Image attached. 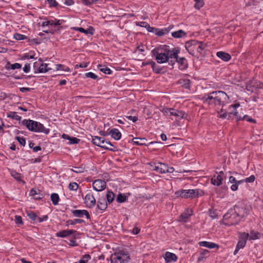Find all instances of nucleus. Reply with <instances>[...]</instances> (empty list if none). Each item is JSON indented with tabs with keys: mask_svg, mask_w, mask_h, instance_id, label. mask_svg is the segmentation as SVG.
Wrapping results in <instances>:
<instances>
[{
	"mask_svg": "<svg viewBox=\"0 0 263 263\" xmlns=\"http://www.w3.org/2000/svg\"><path fill=\"white\" fill-rule=\"evenodd\" d=\"M106 183L105 181L101 179L96 180L92 183L93 189L98 192H100L105 189Z\"/></svg>",
	"mask_w": 263,
	"mask_h": 263,
	"instance_id": "9b49d317",
	"label": "nucleus"
},
{
	"mask_svg": "<svg viewBox=\"0 0 263 263\" xmlns=\"http://www.w3.org/2000/svg\"><path fill=\"white\" fill-rule=\"evenodd\" d=\"M39 192L37 193V191L35 189H32L31 191H30V196L33 197V198H34V197L36 196V195H38L39 194H40V191L38 190L37 191Z\"/></svg>",
	"mask_w": 263,
	"mask_h": 263,
	"instance_id": "680f3d73",
	"label": "nucleus"
},
{
	"mask_svg": "<svg viewBox=\"0 0 263 263\" xmlns=\"http://www.w3.org/2000/svg\"><path fill=\"white\" fill-rule=\"evenodd\" d=\"M13 37L16 40H23L27 38L25 35L17 33L14 34Z\"/></svg>",
	"mask_w": 263,
	"mask_h": 263,
	"instance_id": "49530a36",
	"label": "nucleus"
},
{
	"mask_svg": "<svg viewBox=\"0 0 263 263\" xmlns=\"http://www.w3.org/2000/svg\"><path fill=\"white\" fill-rule=\"evenodd\" d=\"M166 168V164L162 163H159L158 165L155 166L154 170L157 171L159 173L164 174L165 173Z\"/></svg>",
	"mask_w": 263,
	"mask_h": 263,
	"instance_id": "c85d7f7f",
	"label": "nucleus"
},
{
	"mask_svg": "<svg viewBox=\"0 0 263 263\" xmlns=\"http://www.w3.org/2000/svg\"><path fill=\"white\" fill-rule=\"evenodd\" d=\"M204 194V192L200 189L180 190L175 192L177 197L182 198H195L201 196Z\"/></svg>",
	"mask_w": 263,
	"mask_h": 263,
	"instance_id": "20e7f679",
	"label": "nucleus"
},
{
	"mask_svg": "<svg viewBox=\"0 0 263 263\" xmlns=\"http://www.w3.org/2000/svg\"><path fill=\"white\" fill-rule=\"evenodd\" d=\"M130 259V256L127 251L119 250L111 255V263H128Z\"/></svg>",
	"mask_w": 263,
	"mask_h": 263,
	"instance_id": "39448f33",
	"label": "nucleus"
},
{
	"mask_svg": "<svg viewBox=\"0 0 263 263\" xmlns=\"http://www.w3.org/2000/svg\"><path fill=\"white\" fill-rule=\"evenodd\" d=\"M216 55L219 58H220V59H221L222 60H223L225 62L229 61L231 58V56L230 55V54H229L228 53L223 52V51L217 52L216 53Z\"/></svg>",
	"mask_w": 263,
	"mask_h": 263,
	"instance_id": "5701e85b",
	"label": "nucleus"
},
{
	"mask_svg": "<svg viewBox=\"0 0 263 263\" xmlns=\"http://www.w3.org/2000/svg\"><path fill=\"white\" fill-rule=\"evenodd\" d=\"M222 181L223 178L217 175H214L211 180V183L216 186H220L222 184Z\"/></svg>",
	"mask_w": 263,
	"mask_h": 263,
	"instance_id": "aec40b11",
	"label": "nucleus"
},
{
	"mask_svg": "<svg viewBox=\"0 0 263 263\" xmlns=\"http://www.w3.org/2000/svg\"><path fill=\"white\" fill-rule=\"evenodd\" d=\"M150 65H151L154 71H155L157 73H159L161 70V68L159 67L157 65L156 63L154 61H151L149 62Z\"/></svg>",
	"mask_w": 263,
	"mask_h": 263,
	"instance_id": "ea45409f",
	"label": "nucleus"
},
{
	"mask_svg": "<svg viewBox=\"0 0 263 263\" xmlns=\"http://www.w3.org/2000/svg\"><path fill=\"white\" fill-rule=\"evenodd\" d=\"M172 116H175L178 119H184L186 118L187 114L184 111L173 108Z\"/></svg>",
	"mask_w": 263,
	"mask_h": 263,
	"instance_id": "6ab92c4d",
	"label": "nucleus"
},
{
	"mask_svg": "<svg viewBox=\"0 0 263 263\" xmlns=\"http://www.w3.org/2000/svg\"><path fill=\"white\" fill-rule=\"evenodd\" d=\"M199 42L196 40H191L187 42L185 44V48L190 54H194V50L196 49Z\"/></svg>",
	"mask_w": 263,
	"mask_h": 263,
	"instance_id": "f8f14e48",
	"label": "nucleus"
},
{
	"mask_svg": "<svg viewBox=\"0 0 263 263\" xmlns=\"http://www.w3.org/2000/svg\"><path fill=\"white\" fill-rule=\"evenodd\" d=\"M209 215L213 219L217 218V217L216 212L212 210L209 211Z\"/></svg>",
	"mask_w": 263,
	"mask_h": 263,
	"instance_id": "69168bd1",
	"label": "nucleus"
},
{
	"mask_svg": "<svg viewBox=\"0 0 263 263\" xmlns=\"http://www.w3.org/2000/svg\"><path fill=\"white\" fill-rule=\"evenodd\" d=\"M85 76L86 78H90L93 80H96L98 79V76L92 72L86 73Z\"/></svg>",
	"mask_w": 263,
	"mask_h": 263,
	"instance_id": "864d4df0",
	"label": "nucleus"
},
{
	"mask_svg": "<svg viewBox=\"0 0 263 263\" xmlns=\"http://www.w3.org/2000/svg\"><path fill=\"white\" fill-rule=\"evenodd\" d=\"M241 120H245L248 122H253V123H256V121L252 118H250L248 115H244L243 117L241 116Z\"/></svg>",
	"mask_w": 263,
	"mask_h": 263,
	"instance_id": "6e6d98bb",
	"label": "nucleus"
},
{
	"mask_svg": "<svg viewBox=\"0 0 263 263\" xmlns=\"http://www.w3.org/2000/svg\"><path fill=\"white\" fill-rule=\"evenodd\" d=\"M74 29L78 30L81 32L84 33L86 34H93L94 31V29L92 27H89L88 29H85L82 27L74 28Z\"/></svg>",
	"mask_w": 263,
	"mask_h": 263,
	"instance_id": "cd10ccee",
	"label": "nucleus"
},
{
	"mask_svg": "<svg viewBox=\"0 0 263 263\" xmlns=\"http://www.w3.org/2000/svg\"><path fill=\"white\" fill-rule=\"evenodd\" d=\"M49 4L50 7H55L58 6V3L56 0H46Z\"/></svg>",
	"mask_w": 263,
	"mask_h": 263,
	"instance_id": "603ef678",
	"label": "nucleus"
},
{
	"mask_svg": "<svg viewBox=\"0 0 263 263\" xmlns=\"http://www.w3.org/2000/svg\"><path fill=\"white\" fill-rule=\"evenodd\" d=\"M229 182L233 184L231 186V189L233 191H235L237 190L238 185L243 183V181L237 180L235 177L231 176L229 177Z\"/></svg>",
	"mask_w": 263,
	"mask_h": 263,
	"instance_id": "2eb2a0df",
	"label": "nucleus"
},
{
	"mask_svg": "<svg viewBox=\"0 0 263 263\" xmlns=\"http://www.w3.org/2000/svg\"><path fill=\"white\" fill-rule=\"evenodd\" d=\"M203 103L212 106H223L229 101V97L222 91H214L205 94L202 98Z\"/></svg>",
	"mask_w": 263,
	"mask_h": 263,
	"instance_id": "f257e3e1",
	"label": "nucleus"
},
{
	"mask_svg": "<svg viewBox=\"0 0 263 263\" xmlns=\"http://www.w3.org/2000/svg\"><path fill=\"white\" fill-rule=\"evenodd\" d=\"M164 258L166 262H171L172 261H176L177 259V257L173 253L166 252L165 254Z\"/></svg>",
	"mask_w": 263,
	"mask_h": 263,
	"instance_id": "412c9836",
	"label": "nucleus"
},
{
	"mask_svg": "<svg viewBox=\"0 0 263 263\" xmlns=\"http://www.w3.org/2000/svg\"><path fill=\"white\" fill-rule=\"evenodd\" d=\"M72 213L75 217H83L84 215L86 216L87 219H90V215L88 212L85 210H73Z\"/></svg>",
	"mask_w": 263,
	"mask_h": 263,
	"instance_id": "dca6fc26",
	"label": "nucleus"
},
{
	"mask_svg": "<svg viewBox=\"0 0 263 263\" xmlns=\"http://www.w3.org/2000/svg\"><path fill=\"white\" fill-rule=\"evenodd\" d=\"M78 187V184L76 182H71L69 184V189L70 190L76 191Z\"/></svg>",
	"mask_w": 263,
	"mask_h": 263,
	"instance_id": "3c124183",
	"label": "nucleus"
},
{
	"mask_svg": "<svg viewBox=\"0 0 263 263\" xmlns=\"http://www.w3.org/2000/svg\"><path fill=\"white\" fill-rule=\"evenodd\" d=\"M85 203L89 208H92L96 204V199L93 195L91 194H87L85 197Z\"/></svg>",
	"mask_w": 263,
	"mask_h": 263,
	"instance_id": "4468645a",
	"label": "nucleus"
},
{
	"mask_svg": "<svg viewBox=\"0 0 263 263\" xmlns=\"http://www.w3.org/2000/svg\"><path fill=\"white\" fill-rule=\"evenodd\" d=\"M173 110V108H164L163 109V112L164 114V115H170V116H172V110Z\"/></svg>",
	"mask_w": 263,
	"mask_h": 263,
	"instance_id": "052dcab7",
	"label": "nucleus"
},
{
	"mask_svg": "<svg viewBox=\"0 0 263 263\" xmlns=\"http://www.w3.org/2000/svg\"><path fill=\"white\" fill-rule=\"evenodd\" d=\"M223 219L228 221V222L226 223L228 225L236 224L240 221V218L236 214V212L232 209L229 210L224 215Z\"/></svg>",
	"mask_w": 263,
	"mask_h": 263,
	"instance_id": "0eeeda50",
	"label": "nucleus"
},
{
	"mask_svg": "<svg viewBox=\"0 0 263 263\" xmlns=\"http://www.w3.org/2000/svg\"><path fill=\"white\" fill-rule=\"evenodd\" d=\"M15 221L16 223H17V224H23L22 218L21 216H17V215L15 216Z\"/></svg>",
	"mask_w": 263,
	"mask_h": 263,
	"instance_id": "e2e57ef3",
	"label": "nucleus"
},
{
	"mask_svg": "<svg viewBox=\"0 0 263 263\" xmlns=\"http://www.w3.org/2000/svg\"><path fill=\"white\" fill-rule=\"evenodd\" d=\"M172 35L174 38H180L186 35V33L182 30H179L177 31L172 32Z\"/></svg>",
	"mask_w": 263,
	"mask_h": 263,
	"instance_id": "c756f323",
	"label": "nucleus"
},
{
	"mask_svg": "<svg viewBox=\"0 0 263 263\" xmlns=\"http://www.w3.org/2000/svg\"><path fill=\"white\" fill-rule=\"evenodd\" d=\"M198 244L200 246L206 247L209 249H213V248H219V246L217 244L214 243V242H212L203 241L199 242L198 243Z\"/></svg>",
	"mask_w": 263,
	"mask_h": 263,
	"instance_id": "4be33fe9",
	"label": "nucleus"
},
{
	"mask_svg": "<svg viewBox=\"0 0 263 263\" xmlns=\"http://www.w3.org/2000/svg\"><path fill=\"white\" fill-rule=\"evenodd\" d=\"M205 47L206 45L205 44L202 42H199L195 50H197L198 52L201 53L202 51L205 49Z\"/></svg>",
	"mask_w": 263,
	"mask_h": 263,
	"instance_id": "79ce46f5",
	"label": "nucleus"
},
{
	"mask_svg": "<svg viewBox=\"0 0 263 263\" xmlns=\"http://www.w3.org/2000/svg\"><path fill=\"white\" fill-rule=\"evenodd\" d=\"M85 221L83 219H75L73 220H69L67 221V224L70 225H74L76 223H84Z\"/></svg>",
	"mask_w": 263,
	"mask_h": 263,
	"instance_id": "a19ab883",
	"label": "nucleus"
},
{
	"mask_svg": "<svg viewBox=\"0 0 263 263\" xmlns=\"http://www.w3.org/2000/svg\"><path fill=\"white\" fill-rule=\"evenodd\" d=\"M249 233L246 232H242L239 233V240L238 241L236 248L237 249H240L245 247L246 245L247 240L249 238Z\"/></svg>",
	"mask_w": 263,
	"mask_h": 263,
	"instance_id": "9d476101",
	"label": "nucleus"
},
{
	"mask_svg": "<svg viewBox=\"0 0 263 263\" xmlns=\"http://www.w3.org/2000/svg\"><path fill=\"white\" fill-rule=\"evenodd\" d=\"M51 200L53 205H58L59 201V196L57 193H52L51 195Z\"/></svg>",
	"mask_w": 263,
	"mask_h": 263,
	"instance_id": "c9c22d12",
	"label": "nucleus"
},
{
	"mask_svg": "<svg viewBox=\"0 0 263 263\" xmlns=\"http://www.w3.org/2000/svg\"><path fill=\"white\" fill-rule=\"evenodd\" d=\"M69 143L70 144H77L78 143L80 140L76 137H70V139H69Z\"/></svg>",
	"mask_w": 263,
	"mask_h": 263,
	"instance_id": "13d9d810",
	"label": "nucleus"
},
{
	"mask_svg": "<svg viewBox=\"0 0 263 263\" xmlns=\"http://www.w3.org/2000/svg\"><path fill=\"white\" fill-rule=\"evenodd\" d=\"M233 210L236 212V214L239 218H243L248 215L247 210L243 206L240 207L238 205H235L234 207Z\"/></svg>",
	"mask_w": 263,
	"mask_h": 263,
	"instance_id": "ddd939ff",
	"label": "nucleus"
},
{
	"mask_svg": "<svg viewBox=\"0 0 263 263\" xmlns=\"http://www.w3.org/2000/svg\"><path fill=\"white\" fill-rule=\"evenodd\" d=\"M76 232H77V231L73 230H65L59 231L55 234V235L57 237L64 238Z\"/></svg>",
	"mask_w": 263,
	"mask_h": 263,
	"instance_id": "a211bd4d",
	"label": "nucleus"
},
{
	"mask_svg": "<svg viewBox=\"0 0 263 263\" xmlns=\"http://www.w3.org/2000/svg\"><path fill=\"white\" fill-rule=\"evenodd\" d=\"M133 141L137 145H145L146 139L145 138H134L133 139Z\"/></svg>",
	"mask_w": 263,
	"mask_h": 263,
	"instance_id": "473e14b6",
	"label": "nucleus"
},
{
	"mask_svg": "<svg viewBox=\"0 0 263 263\" xmlns=\"http://www.w3.org/2000/svg\"><path fill=\"white\" fill-rule=\"evenodd\" d=\"M11 175L17 180H21V174L15 171L12 172Z\"/></svg>",
	"mask_w": 263,
	"mask_h": 263,
	"instance_id": "bf43d9fd",
	"label": "nucleus"
},
{
	"mask_svg": "<svg viewBox=\"0 0 263 263\" xmlns=\"http://www.w3.org/2000/svg\"><path fill=\"white\" fill-rule=\"evenodd\" d=\"M27 216L32 220H34L36 219H37V216L33 212H27Z\"/></svg>",
	"mask_w": 263,
	"mask_h": 263,
	"instance_id": "4d7b16f0",
	"label": "nucleus"
},
{
	"mask_svg": "<svg viewBox=\"0 0 263 263\" xmlns=\"http://www.w3.org/2000/svg\"><path fill=\"white\" fill-rule=\"evenodd\" d=\"M125 117L127 119L132 120L133 122H135L138 120V118L136 116H126Z\"/></svg>",
	"mask_w": 263,
	"mask_h": 263,
	"instance_id": "0e129e2a",
	"label": "nucleus"
},
{
	"mask_svg": "<svg viewBox=\"0 0 263 263\" xmlns=\"http://www.w3.org/2000/svg\"><path fill=\"white\" fill-rule=\"evenodd\" d=\"M8 117L11 118L13 119H15L17 121H20L21 120V117L17 115L16 112L11 111L8 115Z\"/></svg>",
	"mask_w": 263,
	"mask_h": 263,
	"instance_id": "4c0bfd02",
	"label": "nucleus"
},
{
	"mask_svg": "<svg viewBox=\"0 0 263 263\" xmlns=\"http://www.w3.org/2000/svg\"><path fill=\"white\" fill-rule=\"evenodd\" d=\"M92 142L96 145L108 149L112 152L116 151V147L109 141L106 140L104 138L98 136H94L92 139Z\"/></svg>",
	"mask_w": 263,
	"mask_h": 263,
	"instance_id": "423d86ee",
	"label": "nucleus"
},
{
	"mask_svg": "<svg viewBox=\"0 0 263 263\" xmlns=\"http://www.w3.org/2000/svg\"><path fill=\"white\" fill-rule=\"evenodd\" d=\"M239 103H236L230 106L229 108V111L228 112H223V109L220 110V112H218V116L223 119H227L228 120L235 119L236 121H239L241 119V115L239 114L238 112L237 111L236 109L239 107Z\"/></svg>",
	"mask_w": 263,
	"mask_h": 263,
	"instance_id": "f03ea898",
	"label": "nucleus"
},
{
	"mask_svg": "<svg viewBox=\"0 0 263 263\" xmlns=\"http://www.w3.org/2000/svg\"><path fill=\"white\" fill-rule=\"evenodd\" d=\"M249 240H255L257 239H259L261 237V234L256 231H254V230H251L250 233H249Z\"/></svg>",
	"mask_w": 263,
	"mask_h": 263,
	"instance_id": "bb28decb",
	"label": "nucleus"
},
{
	"mask_svg": "<svg viewBox=\"0 0 263 263\" xmlns=\"http://www.w3.org/2000/svg\"><path fill=\"white\" fill-rule=\"evenodd\" d=\"M30 64H25V66L23 68V71L25 73H27L30 71Z\"/></svg>",
	"mask_w": 263,
	"mask_h": 263,
	"instance_id": "338daca9",
	"label": "nucleus"
},
{
	"mask_svg": "<svg viewBox=\"0 0 263 263\" xmlns=\"http://www.w3.org/2000/svg\"><path fill=\"white\" fill-rule=\"evenodd\" d=\"M170 30V27L164 28L161 29L157 28V29H156V34L159 36H163L165 34H167L169 32Z\"/></svg>",
	"mask_w": 263,
	"mask_h": 263,
	"instance_id": "7c9ffc66",
	"label": "nucleus"
},
{
	"mask_svg": "<svg viewBox=\"0 0 263 263\" xmlns=\"http://www.w3.org/2000/svg\"><path fill=\"white\" fill-rule=\"evenodd\" d=\"M98 68L99 70L105 74H110L112 71L107 66L105 65H99Z\"/></svg>",
	"mask_w": 263,
	"mask_h": 263,
	"instance_id": "f704fd0d",
	"label": "nucleus"
},
{
	"mask_svg": "<svg viewBox=\"0 0 263 263\" xmlns=\"http://www.w3.org/2000/svg\"><path fill=\"white\" fill-rule=\"evenodd\" d=\"M192 215V211L191 209H187L186 211L181 214L179 217V221L185 222L188 218Z\"/></svg>",
	"mask_w": 263,
	"mask_h": 263,
	"instance_id": "f3484780",
	"label": "nucleus"
},
{
	"mask_svg": "<svg viewBox=\"0 0 263 263\" xmlns=\"http://www.w3.org/2000/svg\"><path fill=\"white\" fill-rule=\"evenodd\" d=\"M16 139L18 141V142L20 143L21 145L24 146L26 144V140L25 139L24 137H20L18 136H17L16 137Z\"/></svg>",
	"mask_w": 263,
	"mask_h": 263,
	"instance_id": "5fc2aeb1",
	"label": "nucleus"
},
{
	"mask_svg": "<svg viewBox=\"0 0 263 263\" xmlns=\"http://www.w3.org/2000/svg\"><path fill=\"white\" fill-rule=\"evenodd\" d=\"M49 25L51 26H59L61 25L62 21L60 20H49Z\"/></svg>",
	"mask_w": 263,
	"mask_h": 263,
	"instance_id": "c03bdc74",
	"label": "nucleus"
},
{
	"mask_svg": "<svg viewBox=\"0 0 263 263\" xmlns=\"http://www.w3.org/2000/svg\"><path fill=\"white\" fill-rule=\"evenodd\" d=\"M103 0H81L82 2L86 6H90L93 3H100Z\"/></svg>",
	"mask_w": 263,
	"mask_h": 263,
	"instance_id": "58836bf2",
	"label": "nucleus"
},
{
	"mask_svg": "<svg viewBox=\"0 0 263 263\" xmlns=\"http://www.w3.org/2000/svg\"><path fill=\"white\" fill-rule=\"evenodd\" d=\"M152 52L156 57V60L159 63H164L168 61V57L165 52L163 51V48H155Z\"/></svg>",
	"mask_w": 263,
	"mask_h": 263,
	"instance_id": "6e6552de",
	"label": "nucleus"
},
{
	"mask_svg": "<svg viewBox=\"0 0 263 263\" xmlns=\"http://www.w3.org/2000/svg\"><path fill=\"white\" fill-rule=\"evenodd\" d=\"M255 179V176L254 175H251L249 177L246 178L245 179H242L241 181H243V182L252 183L254 181Z\"/></svg>",
	"mask_w": 263,
	"mask_h": 263,
	"instance_id": "8fccbe9b",
	"label": "nucleus"
},
{
	"mask_svg": "<svg viewBox=\"0 0 263 263\" xmlns=\"http://www.w3.org/2000/svg\"><path fill=\"white\" fill-rule=\"evenodd\" d=\"M22 124L32 132L43 133L45 134H48L50 132L49 129L45 128L42 124L33 120L25 119L22 122Z\"/></svg>",
	"mask_w": 263,
	"mask_h": 263,
	"instance_id": "7ed1b4c3",
	"label": "nucleus"
},
{
	"mask_svg": "<svg viewBox=\"0 0 263 263\" xmlns=\"http://www.w3.org/2000/svg\"><path fill=\"white\" fill-rule=\"evenodd\" d=\"M47 66L48 65L47 64L41 63L39 69H37V70L36 71H37V73H45L50 69V68H48Z\"/></svg>",
	"mask_w": 263,
	"mask_h": 263,
	"instance_id": "72a5a7b5",
	"label": "nucleus"
},
{
	"mask_svg": "<svg viewBox=\"0 0 263 263\" xmlns=\"http://www.w3.org/2000/svg\"><path fill=\"white\" fill-rule=\"evenodd\" d=\"M22 67L21 64L19 63H14L13 64H10V63H8L7 65H6V68L7 70L12 69L14 70L15 69H20Z\"/></svg>",
	"mask_w": 263,
	"mask_h": 263,
	"instance_id": "2f4dec72",
	"label": "nucleus"
},
{
	"mask_svg": "<svg viewBox=\"0 0 263 263\" xmlns=\"http://www.w3.org/2000/svg\"><path fill=\"white\" fill-rule=\"evenodd\" d=\"M97 206L100 210H104L106 209L107 203L104 198H99L98 199Z\"/></svg>",
	"mask_w": 263,
	"mask_h": 263,
	"instance_id": "a878e982",
	"label": "nucleus"
},
{
	"mask_svg": "<svg viewBox=\"0 0 263 263\" xmlns=\"http://www.w3.org/2000/svg\"><path fill=\"white\" fill-rule=\"evenodd\" d=\"M41 62H42V60L40 59L39 62H35L33 63V68L34 69V73H37V72L36 71L39 69V66H40Z\"/></svg>",
	"mask_w": 263,
	"mask_h": 263,
	"instance_id": "de8ad7c7",
	"label": "nucleus"
},
{
	"mask_svg": "<svg viewBox=\"0 0 263 263\" xmlns=\"http://www.w3.org/2000/svg\"><path fill=\"white\" fill-rule=\"evenodd\" d=\"M163 51L165 52L168 57V60L169 59H174L175 61L178 57V54L179 52V49L177 47L174 48L171 50L169 49L168 46L165 45L163 47Z\"/></svg>",
	"mask_w": 263,
	"mask_h": 263,
	"instance_id": "1a4fd4ad",
	"label": "nucleus"
},
{
	"mask_svg": "<svg viewBox=\"0 0 263 263\" xmlns=\"http://www.w3.org/2000/svg\"><path fill=\"white\" fill-rule=\"evenodd\" d=\"M116 200L117 202L122 203L127 200V197L124 194H118Z\"/></svg>",
	"mask_w": 263,
	"mask_h": 263,
	"instance_id": "37998d69",
	"label": "nucleus"
},
{
	"mask_svg": "<svg viewBox=\"0 0 263 263\" xmlns=\"http://www.w3.org/2000/svg\"><path fill=\"white\" fill-rule=\"evenodd\" d=\"M71 171L76 173H82L84 172V168L82 166L73 167V168H71Z\"/></svg>",
	"mask_w": 263,
	"mask_h": 263,
	"instance_id": "09e8293b",
	"label": "nucleus"
},
{
	"mask_svg": "<svg viewBox=\"0 0 263 263\" xmlns=\"http://www.w3.org/2000/svg\"><path fill=\"white\" fill-rule=\"evenodd\" d=\"M109 134H110L111 137L116 140H119L121 137V133L116 128L111 129Z\"/></svg>",
	"mask_w": 263,
	"mask_h": 263,
	"instance_id": "393cba45",
	"label": "nucleus"
},
{
	"mask_svg": "<svg viewBox=\"0 0 263 263\" xmlns=\"http://www.w3.org/2000/svg\"><path fill=\"white\" fill-rule=\"evenodd\" d=\"M106 197L107 202L110 203L114 201L115 198V194L111 191H108L106 193Z\"/></svg>",
	"mask_w": 263,
	"mask_h": 263,
	"instance_id": "e433bc0d",
	"label": "nucleus"
},
{
	"mask_svg": "<svg viewBox=\"0 0 263 263\" xmlns=\"http://www.w3.org/2000/svg\"><path fill=\"white\" fill-rule=\"evenodd\" d=\"M194 1L195 2L194 5L195 8L199 9L203 6L204 2L203 0H194Z\"/></svg>",
	"mask_w": 263,
	"mask_h": 263,
	"instance_id": "a18cd8bd",
	"label": "nucleus"
},
{
	"mask_svg": "<svg viewBox=\"0 0 263 263\" xmlns=\"http://www.w3.org/2000/svg\"><path fill=\"white\" fill-rule=\"evenodd\" d=\"M175 61L179 64V68L180 69H184L187 67L186 60L184 58H179L178 57Z\"/></svg>",
	"mask_w": 263,
	"mask_h": 263,
	"instance_id": "b1692460",
	"label": "nucleus"
},
{
	"mask_svg": "<svg viewBox=\"0 0 263 263\" xmlns=\"http://www.w3.org/2000/svg\"><path fill=\"white\" fill-rule=\"evenodd\" d=\"M166 168L165 173H173L174 171V168L173 167H168L167 165H166Z\"/></svg>",
	"mask_w": 263,
	"mask_h": 263,
	"instance_id": "774afa93",
	"label": "nucleus"
}]
</instances>
